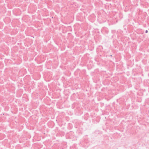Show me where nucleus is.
I'll list each match as a JSON object with an SVG mask.
<instances>
[{
	"label": "nucleus",
	"instance_id": "obj_1",
	"mask_svg": "<svg viewBox=\"0 0 149 149\" xmlns=\"http://www.w3.org/2000/svg\"><path fill=\"white\" fill-rule=\"evenodd\" d=\"M148 32V31L147 30H146L145 31V33H147Z\"/></svg>",
	"mask_w": 149,
	"mask_h": 149
}]
</instances>
